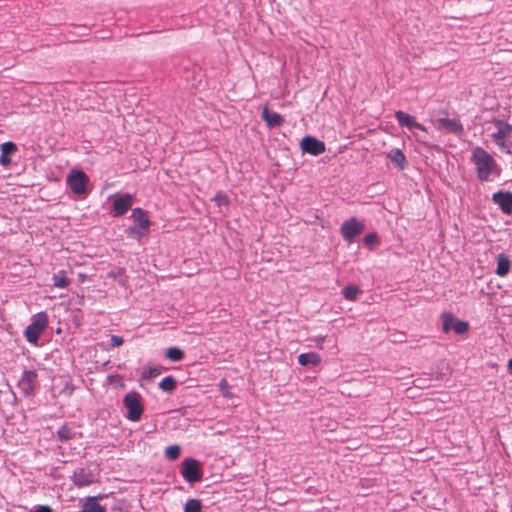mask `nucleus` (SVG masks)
I'll return each instance as SVG.
<instances>
[{
    "label": "nucleus",
    "mask_w": 512,
    "mask_h": 512,
    "mask_svg": "<svg viewBox=\"0 0 512 512\" xmlns=\"http://www.w3.org/2000/svg\"><path fill=\"white\" fill-rule=\"evenodd\" d=\"M325 340V337L321 336L317 339V347L322 348V344Z\"/></svg>",
    "instance_id": "38"
},
{
    "label": "nucleus",
    "mask_w": 512,
    "mask_h": 512,
    "mask_svg": "<svg viewBox=\"0 0 512 512\" xmlns=\"http://www.w3.org/2000/svg\"><path fill=\"white\" fill-rule=\"evenodd\" d=\"M470 160L475 166L477 178L482 182L501 175L502 170L496 160L480 146L473 148Z\"/></svg>",
    "instance_id": "1"
},
{
    "label": "nucleus",
    "mask_w": 512,
    "mask_h": 512,
    "mask_svg": "<svg viewBox=\"0 0 512 512\" xmlns=\"http://www.w3.org/2000/svg\"><path fill=\"white\" fill-rule=\"evenodd\" d=\"M321 358L317 353L310 352V353H302L298 356V363L302 366H317L320 364Z\"/></svg>",
    "instance_id": "21"
},
{
    "label": "nucleus",
    "mask_w": 512,
    "mask_h": 512,
    "mask_svg": "<svg viewBox=\"0 0 512 512\" xmlns=\"http://www.w3.org/2000/svg\"><path fill=\"white\" fill-rule=\"evenodd\" d=\"M202 503L198 499H189L184 506V512H201Z\"/></svg>",
    "instance_id": "25"
},
{
    "label": "nucleus",
    "mask_w": 512,
    "mask_h": 512,
    "mask_svg": "<svg viewBox=\"0 0 512 512\" xmlns=\"http://www.w3.org/2000/svg\"><path fill=\"white\" fill-rule=\"evenodd\" d=\"M103 496H89L81 500L80 512H106V507L98 503V499Z\"/></svg>",
    "instance_id": "15"
},
{
    "label": "nucleus",
    "mask_w": 512,
    "mask_h": 512,
    "mask_svg": "<svg viewBox=\"0 0 512 512\" xmlns=\"http://www.w3.org/2000/svg\"><path fill=\"white\" fill-rule=\"evenodd\" d=\"M17 150V146L13 142H5L1 145L0 164L4 167L11 164L10 154Z\"/></svg>",
    "instance_id": "19"
},
{
    "label": "nucleus",
    "mask_w": 512,
    "mask_h": 512,
    "mask_svg": "<svg viewBox=\"0 0 512 512\" xmlns=\"http://www.w3.org/2000/svg\"><path fill=\"white\" fill-rule=\"evenodd\" d=\"M148 230H142L138 226H132L128 229V234L136 239H140Z\"/></svg>",
    "instance_id": "32"
},
{
    "label": "nucleus",
    "mask_w": 512,
    "mask_h": 512,
    "mask_svg": "<svg viewBox=\"0 0 512 512\" xmlns=\"http://www.w3.org/2000/svg\"><path fill=\"white\" fill-rule=\"evenodd\" d=\"M262 118L269 128L279 127L284 123V118L279 113L269 110L267 106L262 110Z\"/></svg>",
    "instance_id": "16"
},
{
    "label": "nucleus",
    "mask_w": 512,
    "mask_h": 512,
    "mask_svg": "<svg viewBox=\"0 0 512 512\" xmlns=\"http://www.w3.org/2000/svg\"><path fill=\"white\" fill-rule=\"evenodd\" d=\"M88 178L83 171L73 170L67 176V184L74 194L81 195L86 192Z\"/></svg>",
    "instance_id": "8"
},
{
    "label": "nucleus",
    "mask_w": 512,
    "mask_h": 512,
    "mask_svg": "<svg viewBox=\"0 0 512 512\" xmlns=\"http://www.w3.org/2000/svg\"><path fill=\"white\" fill-rule=\"evenodd\" d=\"M38 386V375L36 370H24L18 380V387L25 396L34 395Z\"/></svg>",
    "instance_id": "7"
},
{
    "label": "nucleus",
    "mask_w": 512,
    "mask_h": 512,
    "mask_svg": "<svg viewBox=\"0 0 512 512\" xmlns=\"http://www.w3.org/2000/svg\"><path fill=\"white\" fill-rule=\"evenodd\" d=\"M497 268L495 273L500 277H505L511 269V260L508 255L504 253L498 254L497 258Z\"/></svg>",
    "instance_id": "17"
},
{
    "label": "nucleus",
    "mask_w": 512,
    "mask_h": 512,
    "mask_svg": "<svg viewBox=\"0 0 512 512\" xmlns=\"http://www.w3.org/2000/svg\"><path fill=\"white\" fill-rule=\"evenodd\" d=\"M176 385L177 382L172 376H166L159 383V387L165 392H172L176 388Z\"/></svg>",
    "instance_id": "23"
},
{
    "label": "nucleus",
    "mask_w": 512,
    "mask_h": 512,
    "mask_svg": "<svg viewBox=\"0 0 512 512\" xmlns=\"http://www.w3.org/2000/svg\"><path fill=\"white\" fill-rule=\"evenodd\" d=\"M182 477L190 484H194L202 480V469L199 461L193 458H186L182 462Z\"/></svg>",
    "instance_id": "5"
},
{
    "label": "nucleus",
    "mask_w": 512,
    "mask_h": 512,
    "mask_svg": "<svg viewBox=\"0 0 512 512\" xmlns=\"http://www.w3.org/2000/svg\"><path fill=\"white\" fill-rule=\"evenodd\" d=\"M162 372V368L159 367V366H155V367H145L141 373V378L142 379H153L155 377H157L158 375H160Z\"/></svg>",
    "instance_id": "22"
},
{
    "label": "nucleus",
    "mask_w": 512,
    "mask_h": 512,
    "mask_svg": "<svg viewBox=\"0 0 512 512\" xmlns=\"http://www.w3.org/2000/svg\"><path fill=\"white\" fill-rule=\"evenodd\" d=\"M48 326V316L45 312H39L31 317L30 324L24 330L26 340L31 344H37L40 335Z\"/></svg>",
    "instance_id": "2"
},
{
    "label": "nucleus",
    "mask_w": 512,
    "mask_h": 512,
    "mask_svg": "<svg viewBox=\"0 0 512 512\" xmlns=\"http://www.w3.org/2000/svg\"><path fill=\"white\" fill-rule=\"evenodd\" d=\"M219 388H220V391H221V393L223 394L224 397H226V398H230L231 397L230 386H229L228 382L225 379H222L220 381Z\"/></svg>",
    "instance_id": "34"
},
{
    "label": "nucleus",
    "mask_w": 512,
    "mask_h": 512,
    "mask_svg": "<svg viewBox=\"0 0 512 512\" xmlns=\"http://www.w3.org/2000/svg\"><path fill=\"white\" fill-rule=\"evenodd\" d=\"M181 453V448L178 445H170L165 449V457L169 460H176Z\"/></svg>",
    "instance_id": "29"
},
{
    "label": "nucleus",
    "mask_w": 512,
    "mask_h": 512,
    "mask_svg": "<svg viewBox=\"0 0 512 512\" xmlns=\"http://www.w3.org/2000/svg\"><path fill=\"white\" fill-rule=\"evenodd\" d=\"M365 229L364 224L355 217L344 221L340 227V233L344 240L352 243L356 236L360 235Z\"/></svg>",
    "instance_id": "6"
},
{
    "label": "nucleus",
    "mask_w": 512,
    "mask_h": 512,
    "mask_svg": "<svg viewBox=\"0 0 512 512\" xmlns=\"http://www.w3.org/2000/svg\"><path fill=\"white\" fill-rule=\"evenodd\" d=\"M75 486L81 488L91 485L95 482V474L86 468H78L73 472L71 477Z\"/></svg>",
    "instance_id": "11"
},
{
    "label": "nucleus",
    "mask_w": 512,
    "mask_h": 512,
    "mask_svg": "<svg viewBox=\"0 0 512 512\" xmlns=\"http://www.w3.org/2000/svg\"><path fill=\"white\" fill-rule=\"evenodd\" d=\"M508 369L510 374L512 375V358L508 361Z\"/></svg>",
    "instance_id": "39"
},
{
    "label": "nucleus",
    "mask_w": 512,
    "mask_h": 512,
    "mask_svg": "<svg viewBox=\"0 0 512 512\" xmlns=\"http://www.w3.org/2000/svg\"><path fill=\"white\" fill-rule=\"evenodd\" d=\"M453 330L458 335L465 334L469 330V324L466 321L456 319L453 325Z\"/></svg>",
    "instance_id": "31"
},
{
    "label": "nucleus",
    "mask_w": 512,
    "mask_h": 512,
    "mask_svg": "<svg viewBox=\"0 0 512 512\" xmlns=\"http://www.w3.org/2000/svg\"><path fill=\"white\" fill-rule=\"evenodd\" d=\"M492 201L498 205L501 209V211L506 214L510 215L512 213V193L511 192H504V191H498L495 192L492 195Z\"/></svg>",
    "instance_id": "12"
},
{
    "label": "nucleus",
    "mask_w": 512,
    "mask_h": 512,
    "mask_svg": "<svg viewBox=\"0 0 512 512\" xmlns=\"http://www.w3.org/2000/svg\"><path fill=\"white\" fill-rule=\"evenodd\" d=\"M131 217L134 220L135 226H138L142 230H148L150 226V220L146 212L141 208H135L132 211Z\"/></svg>",
    "instance_id": "18"
},
{
    "label": "nucleus",
    "mask_w": 512,
    "mask_h": 512,
    "mask_svg": "<svg viewBox=\"0 0 512 512\" xmlns=\"http://www.w3.org/2000/svg\"><path fill=\"white\" fill-rule=\"evenodd\" d=\"M387 157L400 169L404 170L407 166V160L400 149H392L387 153Z\"/></svg>",
    "instance_id": "20"
},
{
    "label": "nucleus",
    "mask_w": 512,
    "mask_h": 512,
    "mask_svg": "<svg viewBox=\"0 0 512 512\" xmlns=\"http://www.w3.org/2000/svg\"><path fill=\"white\" fill-rule=\"evenodd\" d=\"M395 117L398 121V124L402 127H406L409 130L419 129L421 131L426 132V128L421 123L415 121V119L408 113L403 111H396Z\"/></svg>",
    "instance_id": "14"
},
{
    "label": "nucleus",
    "mask_w": 512,
    "mask_h": 512,
    "mask_svg": "<svg viewBox=\"0 0 512 512\" xmlns=\"http://www.w3.org/2000/svg\"><path fill=\"white\" fill-rule=\"evenodd\" d=\"M70 284V280L61 272L53 276V285L57 288H66Z\"/></svg>",
    "instance_id": "27"
},
{
    "label": "nucleus",
    "mask_w": 512,
    "mask_h": 512,
    "mask_svg": "<svg viewBox=\"0 0 512 512\" xmlns=\"http://www.w3.org/2000/svg\"><path fill=\"white\" fill-rule=\"evenodd\" d=\"M33 512H52V509L46 505H37L34 507Z\"/></svg>",
    "instance_id": "37"
},
{
    "label": "nucleus",
    "mask_w": 512,
    "mask_h": 512,
    "mask_svg": "<svg viewBox=\"0 0 512 512\" xmlns=\"http://www.w3.org/2000/svg\"><path fill=\"white\" fill-rule=\"evenodd\" d=\"M437 127L456 135H460L464 131L462 123L456 118H439L437 119Z\"/></svg>",
    "instance_id": "13"
},
{
    "label": "nucleus",
    "mask_w": 512,
    "mask_h": 512,
    "mask_svg": "<svg viewBox=\"0 0 512 512\" xmlns=\"http://www.w3.org/2000/svg\"><path fill=\"white\" fill-rule=\"evenodd\" d=\"M300 147L303 153H307L313 156H318L324 153L326 150L325 143L313 136H305L301 140Z\"/></svg>",
    "instance_id": "10"
},
{
    "label": "nucleus",
    "mask_w": 512,
    "mask_h": 512,
    "mask_svg": "<svg viewBox=\"0 0 512 512\" xmlns=\"http://www.w3.org/2000/svg\"><path fill=\"white\" fill-rule=\"evenodd\" d=\"M363 242L368 245V246H372V245H375V244H378L379 243V237L376 233H368L364 239H363Z\"/></svg>",
    "instance_id": "33"
},
{
    "label": "nucleus",
    "mask_w": 512,
    "mask_h": 512,
    "mask_svg": "<svg viewBox=\"0 0 512 512\" xmlns=\"http://www.w3.org/2000/svg\"><path fill=\"white\" fill-rule=\"evenodd\" d=\"M359 293L360 289L355 285H348L342 291L344 298L350 301H354Z\"/></svg>",
    "instance_id": "24"
},
{
    "label": "nucleus",
    "mask_w": 512,
    "mask_h": 512,
    "mask_svg": "<svg viewBox=\"0 0 512 512\" xmlns=\"http://www.w3.org/2000/svg\"><path fill=\"white\" fill-rule=\"evenodd\" d=\"M165 355L169 360L175 361V362L182 360V358L184 356L183 352L177 347L168 348L166 350Z\"/></svg>",
    "instance_id": "26"
},
{
    "label": "nucleus",
    "mask_w": 512,
    "mask_h": 512,
    "mask_svg": "<svg viewBox=\"0 0 512 512\" xmlns=\"http://www.w3.org/2000/svg\"><path fill=\"white\" fill-rule=\"evenodd\" d=\"M214 200L218 203V205H221V204H227L228 203V199L225 195L219 193L215 196Z\"/></svg>",
    "instance_id": "36"
},
{
    "label": "nucleus",
    "mask_w": 512,
    "mask_h": 512,
    "mask_svg": "<svg viewBox=\"0 0 512 512\" xmlns=\"http://www.w3.org/2000/svg\"><path fill=\"white\" fill-rule=\"evenodd\" d=\"M494 125L497 131L491 134V138L502 150L511 153V145L507 143L506 139L512 134V125L501 120H495Z\"/></svg>",
    "instance_id": "4"
},
{
    "label": "nucleus",
    "mask_w": 512,
    "mask_h": 512,
    "mask_svg": "<svg viewBox=\"0 0 512 512\" xmlns=\"http://www.w3.org/2000/svg\"><path fill=\"white\" fill-rule=\"evenodd\" d=\"M123 405L127 409L126 418L136 422L141 419L144 406L141 402V395L138 392L130 391L123 397Z\"/></svg>",
    "instance_id": "3"
},
{
    "label": "nucleus",
    "mask_w": 512,
    "mask_h": 512,
    "mask_svg": "<svg viewBox=\"0 0 512 512\" xmlns=\"http://www.w3.org/2000/svg\"><path fill=\"white\" fill-rule=\"evenodd\" d=\"M113 202L114 216L124 215L133 204V196L130 194H115L109 198Z\"/></svg>",
    "instance_id": "9"
},
{
    "label": "nucleus",
    "mask_w": 512,
    "mask_h": 512,
    "mask_svg": "<svg viewBox=\"0 0 512 512\" xmlns=\"http://www.w3.org/2000/svg\"><path fill=\"white\" fill-rule=\"evenodd\" d=\"M455 318L451 313H443L442 321H443V331L445 333L449 332L450 329H453V325L455 322Z\"/></svg>",
    "instance_id": "30"
},
{
    "label": "nucleus",
    "mask_w": 512,
    "mask_h": 512,
    "mask_svg": "<svg viewBox=\"0 0 512 512\" xmlns=\"http://www.w3.org/2000/svg\"><path fill=\"white\" fill-rule=\"evenodd\" d=\"M124 340L121 336L118 335H112L111 336V344L114 347L121 346L123 344Z\"/></svg>",
    "instance_id": "35"
},
{
    "label": "nucleus",
    "mask_w": 512,
    "mask_h": 512,
    "mask_svg": "<svg viewBox=\"0 0 512 512\" xmlns=\"http://www.w3.org/2000/svg\"><path fill=\"white\" fill-rule=\"evenodd\" d=\"M57 436L61 441H68L73 438L74 432L67 425H63L59 428Z\"/></svg>",
    "instance_id": "28"
}]
</instances>
